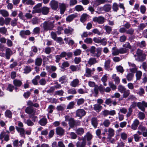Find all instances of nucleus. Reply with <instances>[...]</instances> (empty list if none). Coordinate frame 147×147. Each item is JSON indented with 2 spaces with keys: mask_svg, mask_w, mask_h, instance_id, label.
Wrapping results in <instances>:
<instances>
[{
  "mask_svg": "<svg viewBox=\"0 0 147 147\" xmlns=\"http://www.w3.org/2000/svg\"><path fill=\"white\" fill-rule=\"evenodd\" d=\"M24 72L25 74H28L32 70L31 67L29 66H25L24 69Z\"/></svg>",
  "mask_w": 147,
  "mask_h": 147,
  "instance_id": "nucleus-49",
  "label": "nucleus"
},
{
  "mask_svg": "<svg viewBox=\"0 0 147 147\" xmlns=\"http://www.w3.org/2000/svg\"><path fill=\"white\" fill-rule=\"evenodd\" d=\"M54 21L52 22L49 21H45L41 24L43 31L46 32L49 30H52L54 27Z\"/></svg>",
  "mask_w": 147,
  "mask_h": 147,
  "instance_id": "nucleus-2",
  "label": "nucleus"
},
{
  "mask_svg": "<svg viewBox=\"0 0 147 147\" xmlns=\"http://www.w3.org/2000/svg\"><path fill=\"white\" fill-rule=\"evenodd\" d=\"M93 21L95 22H97L100 24H102L105 21V18L102 16L95 17L93 18Z\"/></svg>",
  "mask_w": 147,
  "mask_h": 147,
  "instance_id": "nucleus-7",
  "label": "nucleus"
},
{
  "mask_svg": "<svg viewBox=\"0 0 147 147\" xmlns=\"http://www.w3.org/2000/svg\"><path fill=\"white\" fill-rule=\"evenodd\" d=\"M79 80L76 78L73 80L70 83V85L73 87H78L79 86Z\"/></svg>",
  "mask_w": 147,
  "mask_h": 147,
  "instance_id": "nucleus-21",
  "label": "nucleus"
},
{
  "mask_svg": "<svg viewBox=\"0 0 147 147\" xmlns=\"http://www.w3.org/2000/svg\"><path fill=\"white\" fill-rule=\"evenodd\" d=\"M134 32V29L133 28H131L128 30H127L126 33L131 35H133Z\"/></svg>",
  "mask_w": 147,
  "mask_h": 147,
  "instance_id": "nucleus-63",
  "label": "nucleus"
},
{
  "mask_svg": "<svg viewBox=\"0 0 147 147\" xmlns=\"http://www.w3.org/2000/svg\"><path fill=\"white\" fill-rule=\"evenodd\" d=\"M75 121L73 118H70L69 120V125L70 127L73 128L75 126Z\"/></svg>",
  "mask_w": 147,
  "mask_h": 147,
  "instance_id": "nucleus-43",
  "label": "nucleus"
},
{
  "mask_svg": "<svg viewBox=\"0 0 147 147\" xmlns=\"http://www.w3.org/2000/svg\"><path fill=\"white\" fill-rule=\"evenodd\" d=\"M31 33L30 31L29 30H22L20 32V36L22 38H26V35H29Z\"/></svg>",
  "mask_w": 147,
  "mask_h": 147,
  "instance_id": "nucleus-13",
  "label": "nucleus"
},
{
  "mask_svg": "<svg viewBox=\"0 0 147 147\" xmlns=\"http://www.w3.org/2000/svg\"><path fill=\"white\" fill-rule=\"evenodd\" d=\"M91 122L92 125L94 128H96L98 124V121L97 118L93 117L91 119Z\"/></svg>",
  "mask_w": 147,
  "mask_h": 147,
  "instance_id": "nucleus-30",
  "label": "nucleus"
},
{
  "mask_svg": "<svg viewBox=\"0 0 147 147\" xmlns=\"http://www.w3.org/2000/svg\"><path fill=\"white\" fill-rule=\"evenodd\" d=\"M67 93L69 94H76L77 92L75 88H71L68 90Z\"/></svg>",
  "mask_w": 147,
  "mask_h": 147,
  "instance_id": "nucleus-51",
  "label": "nucleus"
},
{
  "mask_svg": "<svg viewBox=\"0 0 147 147\" xmlns=\"http://www.w3.org/2000/svg\"><path fill=\"white\" fill-rule=\"evenodd\" d=\"M138 105L140 107V109L143 111L145 110L144 107H147V102L144 101H143L142 102H139Z\"/></svg>",
  "mask_w": 147,
  "mask_h": 147,
  "instance_id": "nucleus-8",
  "label": "nucleus"
},
{
  "mask_svg": "<svg viewBox=\"0 0 147 147\" xmlns=\"http://www.w3.org/2000/svg\"><path fill=\"white\" fill-rule=\"evenodd\" d=\"M112 78L115 82L116 84H118L120 82V79L119 77L117 76L116 74H113L112 76Z\"/></svg>",
  "mask_w": 147,
  "mask_h": 147,
  "instance_id": "nucleus-36",
  "label": "nucleus"
},
{
  "mask_svg": "<svg viewBox=\"0 0 147 147\" xmlns=\"http://www.w3.org/2000/svg\"><path fill=\"white\" fill-rule=\"evenodd\" d=\"M104 29L108 34H110L112 30L111 27L108 25L104 26Z\"/></svg>",
  "mask_w": 147,
  "mask_h": 147,
  "instance_id": "nucleus-56",
  "label": "nucleus"
},
{
  "mask_svg": "<svg viewBox=\"0 0 147 147\" xmlns=\"http://www.w3.org/2000/svg\"><path fill=\"white\" fill-rule=\"evenodd\" d=\"M98 90L99 87L98 85H96L94 88L93 91L92 92L91 94L92 96L97 97L98 93Z\"/></svg>",
  "mask_w": 147,
  "mask_h": 147,
  "instance_id": "nucleus-31",
  "label": "nucleus"
},
{
  "mask_svg": "<svg viewBox=\"0 0 147 147\" xmlns=\"http://www.w3.org/2000/svg\"><path fill=\"white\" fill-rule=\"evenodd\" d=\"M111 8V5L109 4H107L105 5L102 7H100V9L101 10L104 11L106 12H107L110 11Z\"/></svg>",
  "mask_w": 147,
  "mask_h": 147,
  "instance_id": "nucleus-17",
  "label": "nucleus"
},
{
  "mask_svg": "<svg viewBox=\"0 0 147 147\" xmlns=\"http://www.w3.org/2000/svg\"><path fill=\"white\" fill-rule=\"evenodd\" d=\"M136 93L140 96H142L145 93V91L144 88L141 87Z\"/></svg>",
  "mask_w": 147,
  "mask_h": 147,
  "instance_id": "nucleus-52",
  "label": "nucleus"
},
{
  "mask_svg": "<svg viewBox=\"0 0 147 147\" xmlns=\"http://www.w3.org/2000/svg\"><path fill=\"white\" fill-rule=\"evenodd\" d=\"M113 10L115 12H117L119 9V7L118 4L116 3H114L112 5Z\"/></svg>",
  "mask_w": 147,
  "mask_h": 147,
  "instance_id": "nucleus-50",
  "label": "nucleus"
},
{
  "mask_svg": "<svg viewBox=\"0 0 147 147\" xmlns=\"http://www.w3.org/2000/svg\"><path fill=\"white\" fill-rule=\"evenodd\" d=\"M25 112L31 115H35V109L32 107H27L25 110Z\"/></svg>",
  "mask_w": 147,
  "mask_h": 147,
  "instance_id": "nucleus-5",
  "label": "nucleus"
},
{
  "mask_svg": "<svg viewBox=\"0 0 147 147\" xmlns=\"http://www.w3.org/2000/svg\"><path fill=\"white\" fill-rule=\"evenodd\" d=\"M69 38H65L64 39V40L66 41L67 43L69 45H73L74 44V41L72 40H68Z\"/></svg>",
  "mask_w": 147,
  "mask_h": 147,
  "instance_id": "nucleus-60",
  "label": "nucleus"
},
{
  "mask_svg": "<svg viewBox=\"0 0 147 147\" xmlns=\"http://www.w3.org/2000/svg\"><path fill=\"white\" fill-rule=\"evenodd\" d=\"M40 84L42 86H44L47 84V81L45 78H42L40 80L39 82Z\"/></svg>",
  "mask_w": 147,
  "mask_h": 147,
  "instance_id": "nucleus-64",
  "label": "nucleus"
},
{
  "mask_svg": "<svg viewBox=\"0 0 147 147\" xmlns=\"http://www.w3.org/2000/svg\"><path fill=\"white\" fill-rule=\"evenodd\" d=\"M69 65V63L67 61L64 62L62 64L61 68L62 69H64L65 68L68 67Z\"/></svg>",
  "mask_w": 147,
  "mask_h": 147,
  "instance_id": "nucleus-61",
  "label": "nucleus"
},
{
  "mask_svg": "<svg viewBox=\"0 0 147 147\" xmlns=\"http://www.w3.org/2000/svg\"><path fill=\"white\" fill-rule=\"evenodd\" d=\"M140 123L139 121L137 119H135L133 121V123L131 125V127L133 130H135L137 128Z\"/></svg>",
  "mask_w": 147,
  "mask_h": 147,
  "instance_id": "nucleus-19",
  "label": "nucleus"
},
{
  "mask_svg": "<svg viewBox=\"0 0 147 147\" xmlns=\"http://www.w3.org/2000/svg\"><path fill=\"white\" fill-rule=\"evenodd\" d=\"M103 125L106 127H108L111 124L110 121L108 119H106L103 122Z\"/></svg>",
  "mask_w": 147,
  "mask_h": 147,
  "instance_id": "nucleus-54",
  "label": "nucleus"
},
{
  "mask_svg": "<svg viewBox=\"0 0 147 147\" xmlns=\"http://www.w3.org/2000/svg\"><path fill=\"white\" fill-rule=\"evenodd\" d=\"M109 1L107 0H96L95 4L97 5H98L101 4L107 3Z\"/></svg>",
  "mask_w": 147,
  "mask_h": 147,
  "instance_id": "nucleus-44",
  "label": "nucleus"
},
{
  "mask_svg": "<svg viewBox=\"0 0 147 147\" xmlns=\"http://www.w3.org/2000/svg\"><path fill=\"white\" fill-rule=\"evenodd\" d=\"M142 73L140 70L137 71L136 72L135 76L136 78V80H140L142 76Z\"/></svg>",
  "mask_w": 147,
  "mask_h": 147,
  "instance_id": "nucleus-32",
  "label": "nucleus"
},
{
  "mask_svg": "<svg viewBox=\"0 0 147 147\" xmlns=\"http://www.w3.org/2000/svg\"><path fill=\"white\" fill-rule=\"evenodd\" d=\"M116 69L118 72L123 73L124 72L123 67L121 65L117 66L116 67Z\"/></svg>",
  "mask_w": 147,
  "mask_h": 147,
  "instance_id": "nucleus-62",
  "label": "nucleus"
},
{
  "mask_svg": "<svg viewBox=\"0 0 147 147\" xmlns=\"http://www.w3.org/2000/svg\"><path fill=\"white\" fill-rule=\"evenodd\" d=\"M6 47L3 44H0V56L2 57H4L5 56V54L3 53L5 50Z\"/></svg>",
  "mask_w": 147,
  "mask_h": 147,
  "instance_id": "nucleus-28",
  "label": "nucleus"
},
{
  "mask_svg": "<svg viewBox=\"0 0 147 147\" xmlns=\"http://www.w3.org/2000/svg\"><path fill=\"white\" fill-rule=\"evenodd\" d=\"M119 49H116L115 47H113L112 49V55L115 56L119 55Z\"/></svg>",
  "mask_w": 147,
  "mask_h": 147,
  "instance_id": "nucleus-42",
  "label": "nucleus"
},
{
  "mask_svg": "<svg viewBox=\"0 0 147 147\" xmlns=\"http://www.w3.org/2000/svg\"><path fill=\"white\" fill-rule=\"evenodd\" d=\"M137 56L140 60L144 61L146 59L145 54L143 53L142 51L138 49L136 52Z\"/></svg>",
  "mask_w": 147,
  "mask_h": 147,
  "instance_id": "nucleus-4",
  "label": "nucleus"
},
{
  "mask_svg": "<svg viewBox=\"0 0 147 147\" xmlns=\"http://www.w3.org/2000/svg\"><path fill=\"white\" fill-rule=\"evenodd\" d=\"M13 83L14 85L16 87H20L22 84L21 80L17 79L14 80Z\"/></svg>",
  "mask_w": 147,
  "mask_h": 147,
  "instance_id": "nucleus-34",
  "label": "nucleus"
},
{
  "mask_svg": "<svg viewBox=\"0 0 147 147\" xmlns=\"http://www.w3.org/2000/svg\"><path fill=\"white\" fill-rule=\"evenodd\" d=\"M56 132L57 135L62 136L64 134V130L61 127H58L56 128Z\"/></svg>",
  "mask_w": 147,
  "mask_h": 147,
  "instance_id": "nucleus-16",
  "label": "nucleus"
},
{
  "mask_svg": "<svg viewBox=\"0 0 147 147\" xmlns=\"http://www.w3.org/2000/svg\"><path fill=\"white\" fill-rule=\"evenodd\" d=\"M82 53V51L80 49H76L73 53L75 56H79Z\"/></svg>",
  "mask_w": 147,
  "mask_h": 147,
  "instance_id": "nucleus-59",
  "label": "nucleus"
},
{
  "mask_svg": "<svg viewBox=\"0 0 147 147\" xmlns=\"http://www.w3.org/2000/svg\"><path fill=\"white\" fill-rule=\"evenodd\" d=\"M12 113L9 110H7L5 113V115L6 117L9 118H11L12 116Z\"/></svg>",
  "mask_w": 147,
  "mask_h": 147,
  "instance_id": "nucleus-53",
  "label": "nucleus"
},
{
  "mask_svg": "<svg viewBox=\"0 0 147 147\" xmlns=\"http://www.w3.org/2000/svg\"><path fill=\"white\" fill-rule=\"evenodd\" d=\"M74 9L76 11H80L84 10V8L81 5H77L75 7Z\"/></svg>",
  "mask_w": 147,
  "mask_h": 147,
  "instance_id": "nucleus-45",
  "label": "nucleus"
},
{
  "mask_svg": "<svg viewBox=\"0 0 147 147\" xmlns=\"http://www.w3.org/2000/svg\"><path fill=\"white\" fill-rule=\"evenodd\" d=\"M42 63V59L41 58H37L35 60V64L36 65L40 66Z\"/></svg>",
  "mask_w": 147,
  "mask_h": 147,
  "instance_id": "nucleus-39",
  "label": "nucleus"
},
{
  "mask_svg": "<svg viewBox=\"0 0 147 147\" xmlns=\"http://www.w3.org/2000/svg\"><path fill=\"white\" fill-rule=\"evenodd\" d=\"M59 81L61 84H66L68 82L65 76L60 78Z\"/></svg>",
  "mask_w": 147,
  "mask_h": 147,
  "instance_id": "nucleus-35",
  "label": "nucleus"
},
{
  "mask_svg": "<svg viewBox=\"0 0 147 147\" xmlns=\"http://www.w3.org/2000/svg\"><path fill=\"white\" fill-rule=\"evenodd\" d=\"M86 114V112L83 109H78L76 111V116L81 118Z\"/></svg>",
  "mask_w": 147,
  "mask_h": 147,
  "instance_id": "nucleus-9",
  "label": "nucleus"
},
{
  "mask_svg": "<svg viewBox=\"0 0 147 147\" xmlns=\"http://www.w3.org/2000/svg\"><path fill=\"white\" fill-rule=\"evenodd\" d=\"M50 9L49 8L47 7H43L41 9L40 12L42 14L47 15L49 12Z\"/></svg>",
  "mask_w": 147,
  "mask_h": 147,
  "instance_id": "nucleus-24",
  "label": "nucleus"
},
{
  "mask_svg": "<svg viewBox=\"0 0 147 147\" xmlns=\"http://www.w3.org/2000/svg\"><path fill=\"white\" fill-rule=\"evenodd\" d=\"M94 109L97 112L100 111L102 108V107L100 104H96L93 105Z\"/></svg>",
  "mask_w": 147,
  "mask_h": 147,
  "instance_id": "nucleus-40",
  "label": "nucleus"
},
{
  "mask_svg": "<svg viewBox=\"0 0 147 147\" xmlns=\"http://www.w3.org/2000/svg\"><path fill=\"white\" fill-rule=\"evenodd\" d=\"M116 114V111L115 110L109 111L105 110L103 112V115L104 116H107L108 115H114Z\"/></svg>",
  "mask_w": 147,
  "mask_h": 147,
  "instance_id": "nucleus-11",
  "label": "nucleus"
},
{
  "mask_svg": "<svg viewBox=\"0 0 147 147\" xmlns=\"http://www.w3.org/2000/svg\"><path fill=\"white\" fill-rule=\"evenodd\" d=\"M93 136L89 132H87L81 140L82 142L78 141L76 144L77 147H86V145L90 146L91 144V140Z\"/></svg>",
  "mask_w": 147,
  "mask_h": 147,
  "instance_id": "nucleus-1",
  "label": "nucleus"
},
{
  "mask_svg": "<svg viewBox=\"0 0 147 147\" xmlns=\"http://www.w3.org/2000/svg\"><path fill=\"white\" fill-rule=\"evenodd\" d=\"M45 68L47 71L49 73H52V72H54L57 69L56 66L53 65H47L45 67Z\"/></svg>",
  "mask_w": 147,
  "mask_h": 147,
  "instance_id": "nucleus-18",
  "label": "nucleus"
},
{
  "mask_svg": "<svg viewBox=\"0 0 147 147\" xmlns=\"http://www.w3.org/2000/svg\"><path fill=\"white\" fill-rule=\"evenodd\" d=\"M126 90L124 87L121 85H119L118 87V91L120 93H122L125 90Z\"/></svg>",
  "mask_w": 147,
  "mask_h": 147,
  "instance_id": "nucleus-48",
  "label": "nucleus"
},
{
  "mask_svg": "<svg viewBox=\"0 0 147 147\" xmlns=\"http://www.w3.org/2000/svg\"><path fill=\"white\" fill-rule=\"evenodd\" d=\"M110 61L107 60L105 63V68L107 70H109L110 68Z\"/></svg>",
  "mask_w": 147,
  "mask_h": 147,
  "instance_id": "nucleus-57",
  "label": "nucleus"
},
{
  "mask_svg": "<svg viewBox=\"0 0 147 147\" xmlns=\"http://www.w3.org/2000/svg\"><path fill=\"white\" fill-rule=\"evenodd\" d=\"M101 48H98L96 49V52L91 56L93 57H96L97 58L99 57L101 54Z\"/></svg>",
  "mask_w": 147,
  "mask_h": 147,
  "instance_id": "nucleus-23",
  "label": "nucleus"
},
{
  "mask_svg": "<svg viewBox=\"0 0 147 147\" xmlns=\"http://www.w3.org/2000/svg\"><path fill=\"white\" fill-rule=\"evenodd\" d=\"M47 120L45 117H43L40 119L39 121V124L41 126H45L47 124Z\"/></svg>",
  "mask_w": 147,
  "mask_h": 147,
  "instance_id": "nucleus-33",
  "label": "nucleus"
},
{
  "mask_svg": "<svg viewBox=\"0 0 147 147\" xmlns=\"http://www.w3.org/2000/svg\"><path fill=\"white\" fill-rule=\"evenodd\" d=\"M75 104V102L74 101L70 102L67 107V109H72L74 107Z\"/></svg>",
  "mask_w": 147,
  "mask_h": 147,
  "instance_id": "nucleus-47",
  "label": "nucleus"
},
{
  "mask_svg": "<svg viewBox=\"0 0 147 147\" xmlns=\"http://www.w3.org/2000/svg\"><path fill=\"white\" fill-rule=\"evenodd\" d=\"M3 138L6 142H8L10 139L9 135L6 134V132L4 131H2L0 134V139L2 140Z\"/></svg>",
  "mask_w": 147,
  "mask_h": 147,
  "instance_id": "nucleus-6",
  "label": "nucleus"
},
{
  "mask_svg": "<svg viewBox=\"0 0 147 147\" xmlns=\"http://www.w3.org/2000/svg\"><path fill=\"white\" fill-rule=\"evenodd\" d=\"M98 61L96 60V58L94 57H91L90 58L88 61V63L91 66L98 63Z\"/></svg>",
  "mask_w": 147,
  "mask_h": 147,
  "instance_id": "nucleus-27",
  "label": "nucleus"
},
{
  "mask_svg": "<svg viewBox=\"0 0 147 147\" xmlns=\"http://www.w3.org/2000/svg\"><path fill=\"white\" fill-rule=\"evenodd\" d=\"M74 30L73 29L70 27H68L65 29L64 31L65 34L69 35L72 34Z\"/></svg>",
  "mask_w": 147,
  "mask_h": 147,
  "instance_id": "nucleus-26",
  "label": "nucleus"
},
{
  "mask_svg": "<svg viewBox=\"0 0 147 147\" xmlns=\"http://www.w3.org/2000/svg\"><path fill=\"white\" fill-rule=\"evenodd\" d=\"M13 54L12 51L9 48H6L5 49V56L6 58L7 59H10V56Z\"/></svg>",
  "mask_w": 147,
  "mask_h": 147,
  "instance_id": "nucleus-22",
  "label": "nucleus"
},
{
  "mask_svg": "<svg viewBox=\"0 0 147 147\" xmlns=\"http://www.w3.org/2000/svg\"><path fill=\"white\" fill-rule=\"evenodd\" d=\"M49 5L52 9L55 11L57 10L58 8V2L55 0H51L50 3Z\"/></svg>",
  "mask_w": 147,
  "mask_h": 147,
  "instance_id": "nucleus-3",
  "label": "nucleus"
},
{
  "mask_svg": "<svg viewBox=\"0 0 147 147\" xmlns=\"http://www.w3.org/2000/svg\"><path fill=\"white\" fill-rule=\"evenodd\" d=\"M18 19L16 18H14L11 22V24L13 27L16 26L18 23Z\"/></svg>",
  "mask_w": 147,
  "mask_h": 147,
  "instance_id": "nucleus-58",
  "label": "nucleus"
},
{
  "mask_svg": "<svg viewBox=\"0 0 147 147\" xmlns=\"http://www.w3.org/2000/svg\"><path fill=\"white\" fill-rule=\"evenodd\" d=\"M76 133L78 135H82L84 133V128L82 127L76 128Z\"/></svg>",
  "mask_w": 147,
  "mask_h": 147,
  "instance_id": "nucleus-25",
  "label": "nucleus"
},
{
  "mask_svg": "<svg viewBox=\"0 0 147 147\" xmlns=\"http://www.w3.org/2000/svg\"><path fill=\"white\" fill-rule=\"evenodd\" d=\"M0 13L4 17H7L9 15L8 11L4 9L0 10Z\"/></svg>",
  "mask_w": 147,
  "mask_h": 147,
  "instance_id": "nucleus-37",
  "label": "nucleus"
},
{
  "mask_svg": "<svg viewBox=\"0 0 147 147\" xmlns=\"http://www.w3.org/2000/svg\"><path fill=\"white\" fill-rule=\"evenodd\" d=\"M138 118L140 120L143 119L145 117V115L144 113L140 112L138 115Z\"/></svg>",
  "mask_w": 147,
  "mask_h": 147,
  "instance_id": "nucleus-55",
  "label": "nucleus"
},
{
  "mask_svg": "<svg viewBox=\"0 0 147 147\" xmlns=\"http://www.w3.org/2000/svg\"><path fill=\"white\" fill-rule=\"evenodd\" d=\"M24 143V141L22 140H20L19 142L18 140H16L13 142V144L14 147H22V145Z\"/></svg>",
  "mask_w": 147,
  "mask_h": 147,
  "instance_id": "nucleus-14",
  "label": "nucleus"
},
{
  "mask_svg": "<svg viewBox=\"0 0 147 147\" xmlns=\"http://www.w3.org/2000/svg\"><path fill=\"white\" fill-rule=\"evenodd\" d=\"M88 16L86 13L83 14L81 16L80 21L82 22H85L88 18Z\"/></svg>",
  "mask_w": 147,
  "mask_h": 147,
  "instance_id": "nucleus-41",
  "label": "nucleus"
},
{
  "mask_svg": "<svg viewBox=\"0 0 147 147\" xmlns=\"http://www.w3.org/2000/svg\"><path fill=\"white\" fill-rule=\"evenodd\" d=\"M123 98H127L130 94V91L129 90H126L123 92Z\"/></svg>",
  "mask_w": 147,
  "mask_h": 147,
  "instance_id": "nucleus-46",
  "label": "nucleus"
},
{
  "mask_svg": "<svg viewBox=\"0 0 147 147\" xmlns=\"http://www.w3.org/2000/svg\"><path fill=\"white\" fill-rule=\"evenodd\" d=\"M114 130L112 128H109L108 130V138H110L111 137L114 136L115 134Z\"/></svg>",
  "mask_w": 147,
  "mask_h": 147,
  "instance_id": "nucleus-29",
  "label": "nucleus"
},
{
  "mask_svg": "<svg viewBox=\"0 0 147 147\" xmlns=\"http://www.w3.org/2000/svg\"><path fill=\"white\" fill-rule=\"evenodd\" d=\"M95 70L94 68H93L92 69L87 67H86L85 69V76L88 77H89L91 76L92 74L93 71Z\"/></svg>",
  "mask_w": 147,
  "mask_h": 147,
  "instance_id": "nucleus-15",
  "label": "nucleus"
},
{
  "mask_svg": "<svg viewBox=\"0 0 147 147\" xmlns=\"http://www.w3.org/2000/svg\"><path fill=\"white\" fill-rule=\"evenodd\" d=\"M77 13H75L68 16L66 18V21L68 22L72 21L75 18L77 17Z\"/></svg>",
  "mask_w": 147,
  "mask_h": 147,
  "instance_id": "nucleus-20",
  "label": "nucleus"
},
{
  "mask_svg": "<svg viewBox=\"0 0 147 147\" xmlns=\"http://www.w3.org/2000/svg\"><path fill=\"white\" fill-rule=\"evenodd\" d=\"M59 5L60 13L63 14L65 11L66 8V4L63 3H59Z\"/></svg>",
  "mask_w": 147,
  "mask_h": 147,
  "instance_id": "nucleus-10",
  "label": "nucleus"
},
{
  "mask_svg": "<svg viewBox=\"0 0 147 147\" xmlns=\"http://www.w3.org/2000/svg\"><path fill=\"white\" fill-rule=\"evenodd\" d=\"M16 129L21 137H25V131L24 128L18 127L17 126H16Z\"/></svg>",
  "mask_w": 147,
  "mask_h": 147,
  "instance_id": "nucleus-12",
  "label": "nucleus"
},
{
  "mask_svg": "<svg viewBox=\"0 0 147 147\" xmlns=\"http://www.w3.org/2000/svg\"><path fill=\"white\" fill-rule=\"evenodd\" d=\"M134 77V75L133 73H128L126 76V78L129 81H131L133 80Z\"/></svg>",
  "mask_w": 147,
  "mask_h": 147,
  "instance_id": "nucleus-38",
  "label": "nucleus"
}]
</instances>
